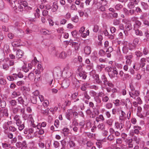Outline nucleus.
I'll list each match as a JSON object with an SVG mask.
<instances>
[{"label":"nucleus","instance_id":"obj_36","mask_svg":"<svg viewBox=\"0 0 149 149\" xmlns=\"http://www.w3.org/2000/svg\"><path fill=\"white\" fill-rule=\"evenodd\" d=\"M97 128L100 130H104L105 128V125L103 123H101L98 125Z\"/></svg>","mask_w":149,"mask_h":149},{"label":"nucleus","instance_id":"obj_12","mask_svg":"<svg viewBox=\"0 0 149 149\" xmlns=\"http://www.w3.org/2000/svg\"><path fill=\"white\" fill-rule=\"evenodd\" d=\"M17 125L18 127L19 130L21 131L22 130L24 127V123L22 122V121L17 123Z\"/></svg>","mask_w":149,"mask_h":149},{"label":"nucleus","instance_id":"obj_39","mask_svg":"<svg viewBox=\"0 0 149 149\" xmlns=\"http://www.w3.org/2000/svg\"><path fill=\"white\" fill-rule=\"evenodd\" d=\"M41 32L45 35L49 34L51 33L50 31H49L48 30H47L45 29H42L41 30Z\"/></svg>","mask_w":149,"mask_h":149},{"label":"nucleus","instance_id":"obj_32","mask_svg":"<svg viewBox=\"0 0 149 149\" xmlns=\"http://www.w3.org/2000/svg\"><path fill=\"white\" fill-rule=\"evenodd\" d=\"M125 28L127 31H129L132 29V26L131 23L127 24L125 26Z\"/></svg>","mask_w":149,"mask_h":149},{"label":"nucleus","instance_id":"obj_23","mask_svg":"<svg viewBox=\"0 0 149 149\" xmlns=\"http://www.w3.org/2000/svg\"><path fill=\"white\" fill-rule=\"evenodd\" d=\"M146 61V58H142L140 61V67L141 68L144 67L145 65V62Z\"/></svg>","mask_w":149,"mask_h":149},{"label":"nucleus","instance_id":"obj_34","mask_svg":"<svg viewBox=\"0 0 149 149\" xmlns=\"http://www.w3.org/2000/svg\"><path fill=\"white\" fill-rule=\"evenodd\" d=\"M21 95L20 93L18 91H14L12 94V95L13 96V98H15L17 97L20 96Z\"/></svg>","mask_w":149,"mask_h":149},{"label":"nucleus","instance_id":"obj_59","mask_svg":"<svg viewBox=\"0 0 149 149\" xmlns=\"http://www.w3.org/2000/svg\"><path fill=\"white\" fill-rule=\"evenodd\" d=\"M72 20L75 22H77L79 20L78 17L77 16H75L74 17H73L71 19Z\"/></svg>","mask_w":149,"mask_h":149},{"label":"nucleus","instance_id":"obj_22","mask_svg":"<svg viewBox=\"0 0 149 149\" xmlns=\"http://www.w3.org/2000/svg\"><path fill=\"white\" fill-rule=\"evenodd\" d=\"M141 24V22L138 20H136L134 24V29H135L139 28L140 27Z\"/></svg>","mask_w":149,"mask_h":149},{"label":"nucleus","instance_id":"obj_47","mask_svg":"<svg viewBox=\"0 0 149 149\" xmlns=\"http://www.w3.org/2000/svg\"><path fill=\"white\" fill-rule=\"evenodd\" d=\"M31 101L32 103L36 104L37 102V97L33 96L31 98Z\"/></svg>","mask_w":149,"mask_h":149},{"label":"nucleus","instance_id":"obj_37","mask_svg":"<svg viewBox=\"0 0 149 149\" xmlns=\"http://www.w3.org/2000/svg\"><path fill=\"white\" fill-rule=\"evenodd\" d=\"M104 120V118L102 115H100L98 116L96 118V120L97 122H98L101 120Z\"/></svg>","mask_w":149,"mask_h":149},{"label":"nucleus","instance_id":"obj_24","mask_svg":"<svg viewBox=\"0 0 149 149\" xmlns=\"http://www.w3.org/2000/svg\"><path fill=\"white\" fill-rule=\"evenodd\" d=\"M28 118L30 121L31 122V124L32 126L34 127H36V125L34 124V120L32 117V114H29Z\"/></svg>","mask_w":149,"mask_h":149},{"label":"nucleus","instance_id":"obj_54","mask_svg":"<svg viewBox=\"0 0 149 149\" xmlns=\"http://www.w3.org/2000/svg\"><path fill=\"white\" fill-rule=\"evenodd\" d=\"M134 128H135V129L134 131V133L136 134H138L139 132V130H140L141 127L136 126H135Z\"/></svg>","mask_w":149,"mask_h":149},{"label":"nucleus","instance_id":"obj_49","mask_svg":"<svg viewBox=\"0 0 149 149\" xmlns=\"http://www.w3.org/2000/svg\"><path fill=\"white\" fill-rule=\"evenodd\" d=\"M104 84L105 86L107 85L111 88H113L114 86V85L112 83L108 81H107V82H106V83H105Z\"/></svg>","mask_w":149,"mask_h":149},{"label":"nucleus","instance_id":"obj_61","mask_svg":"<svg viewBox=\"0 0 149 149\" xmlns=\"http://www.w3.org/2000/svg\"><path fill=\"white\" fill-rule=\"evenodd\" d=\"M86 144L87 147V149H88L87 148H90L92 147L93 143L91 141H88L87 142Z\"/></svg>","mask_w":149,"mask_h":149},{"label":"nucleus","instance_id":"obj_48","mask_svg":"<svg viewBox=\"0 0 149 149\" xmlns=\"http://www.w3.org/2000/svg\"><path fill=\"white\" fill-rule=\"evenodd\" d=\"M127 6L129 8L132 9L134 7L135 5L132 2L130 1V2L127 4Z\"/></svg>","mask_w":149,"mask_h":149},{"label":"nucleus","instance_id":"obj_42","mask_svg":"<svg viewBox=\"0 0 149 149\" xmlns=\"http://www.w3.org/2000/svg\"><path fill=\"white\" fill-rule=\"evenodd\" d=\"M131 78V76L127 74H124V76L122 78L123 80H125L127 79H129Z\"/></svg>","mask_w":149,"mask_h":149},{"label":"nucleus","instance_id":"obj_26","mask_svg":"<svg viewBox=\"0 0 149 149\" xmlns=\"http://www.w3.org/2000/svg\"><path fill=\"white\" fill-rule=\"evenodd\" d=\"M17 100L18 103L22 105L23 106L25 105L24 101L22 96L19 97ZM25 105H26V104H25Z\"/></svg>","mask_w":149,"mask_h":149},{"label":"nucleus","instance_id":"obj_46","mask_svg":"<svg viewBox=\"0 0 149 149\" xmlns=\"http://www.w3.org/2000/svg\"><path fill=\"white\" fill-rule=\"evenodd\" d=\"M101 78L104 83V84L105 83L107 82V78L106 77L105 75L104 74H103L101 77Z\"/></svg>","mask_w":149,"mask_h":149},{"label":"nucleus","instance_id":"obj_60","mask_svg":"<svg viewBox=\"0 0 149 149\" xmlns=\"http://www.w3.org/2000/svg\"><path fill=\"white\" fill-rule=\"evenodd\" d=\"M34 77V74L32 72H31L28 75V77L30 80H32Z\"/></svg>","mask_w":149,"mask_h":149},{"label":"nucleus","instance_id":"obj_6","mask_svg":"<svg viewBox=\"0 0 149 149\" xmlns=\"http://www.w3.org/2000/svg\"><path fill=\"white\" fill-rule=\"evenodd\" d=\"M129 93L130 97L134 99H135L136 97L138 96L139 95V92L137 91L129 92Z\"/></svg>","mask_w":149,"mask_h":149},{"label":"nucleus","instance_id":"obj_25","mask_svg":"<svg viewBox=\"0 0 149 149\" xmlns=\"http://www.w3.org/2000/svg\"><path fill=\"white\" fill-rule=\"evenodd\" d=\"M69 131V129L67 127H65L63 129L62 133L64 134L65 136H66L68 135Z\"/></svg>","mask_w":149,"mask_h":149},{"label":"nucleus","instance_id":"obj_62","mask_svg":"<svg viewBox=\"0 0 149 149\" xmlns=\"http://www.w3.org/2000/svg\"><path fill=\"white\" fill-rule=\"evenodd\" d=\"M94 99L97 103H100L101 102V99L99 97H94Z\"/></svg>","mask_w":149,"mask_h":149},{"label":"nucleus","instance_id":"obj_13","mask_svg":"<svg viewBox=\"0 0 149 149\" xmlns=\"http://www.w3.org/2000/svg\"><path fill=\"white\" fill-rule=\"evenodd\" d=\"M70 85L68 80H64L61 84L62 87L65 89L68 88Z\"/></svg>","mask_w":149,"mask_h":149},{"label":"nucleus","instance_id":"obj_16","mask_svg":"<svg viewBox=\"0 0 149 149\" xmlns=\"http://www.w3.org/2000/svg\"><path fill=\"white\" fill-rule=\"evenodd\" d=\"M127 148H132L133 147V144L132 143V139H127Z\"/></svg>","mask_w":149,"mask_h":149},{"label":"nucleus","instance_id":"obj_58","mask_svg":"<svg viewBox=\"0 0 149 149\" xmlns=\"http://www.w3.org/2000/svg\"><path fill=\"white\" fill-rule=\"evenodd\" d=\"M135 54L138 57H140L142 55V53L139 51H136L135 52Z\"/></svg>","mask_w":149,"mask_h":149},{"label":"nucleus","instance_id":"obj_4","mask_svg":"<svg viewBox=\"0 0 149 149\" xmlns=\"http://www.w3.org/2000/svg\"><path fill=\"white\" fill-rule=\"evenodd\" d=\"M72 47L74 48L76 53H77L80 47V43L79 42H72Z\"/></svg>","mask_w":149,"mask_h":149},{"label":"nucleus","instance_id":"obj_43","mask_svg":"<svg viewBox=\"0 0 149 149\" xmlns=\"http://www.w3.org/2000/svg\"><path fill=\"white\" fill-rule=\"evenodd\" d=\"M40 10L38 8L36 10V13H35L34 16L35 18H39L40 16Z\"/></svg>","mask_w":149,"mask_h":149},{"label":"nucleus","instance_id":"obj_51","mask_svg":"<svg viewBox=\"0 0 149 149\" xmlns=\"http://www.w3.org/2000/svg\"><path fill=\"white\" fill-rule=\"evenodd\" d=\"M85 123L84 121H82L81 122H80L79 123V125L81 126L80 129V132H82V129L84 128V127L85 125Z\"/></svg>","mask_w":149,"mask_h":149},{"label":"nucleus","instance_id":"obj_35","mask_svg":"<svg viewBox=\"0 0 149 149\" xmlns=\"http://www.w3.org/2000/svg\"><path fill=\"white\" fill-rule=\"evenodd\" d=\"M134 30L135 31V34L136 35L140 36H143V33L141 31L139 30L138 29H135Z\"/></svg>","mask_w":149,"mask_h":149},{"label":"nucleus","instance_id":"obj_31","mask_svg":"<svg viewBox=\"0 0 149 149\" xmlns=\"http://www.w3.org/2000/svg\"><path fill=\"white\" fill-rule=\"evenodd\" d=\"M141 5L143 8L145 10H147L149 7V6L146 3L143 2H142L141 3Z\"/></svg>","mask_w":149,"mask_h":149},{"label":"nucleus","instance_id":"obj_52","mask_svg":"<svg viewBox=\"0 0 149 149\" xmlns=\"http://www.w3.org/2000/svg\"><path fill=\"white\" fill-rule=\"evenodd\" d=\"M107 139L110 141L113 140L115 139V136L112 134H110L107 137Z\"/></svg>","mask_w":149,"mask_h":149},{"label":"nucleus","instance_id":"obj_41","mask_svg":"<svg viewBox=\"0 0 149 149\" xmlns=\"http://www.w3.org/2000/svg\"><path fill=\"white\" fill-rule=\"evenodd\" d=\"M133 140L134 141H136L137 144H139L141 141V139L139 137L134 136L133 137Z\"/></svg>","mask_w":149,"mask_h":149},{"label":"nucleus","instance_id":"obj_18","mask_svg":"<svg viewBox=\"0 0 149 149\" xmlns=\"http://www.w3.org/2000/svg\"><path fill=\"white\" fill-rule=\"evenodd\" d=\"M128 47L127 45L126 44L125 42H124L123 44V46L122 48V50L123 53L125 54H126L128 52Z\"/></svg>","mask_w":149,"mask_h":149},{"label":"nucleus","instance_id":"obj_9","mask_svg":"<svg viewBox=\"0 0 149 149\" xmlns=\"http://www.w3.org/2000/svg\"><path fill=\"white\" fill-rule=\"evenodd\" d=\"M0 19L4 22H6L8 19V17L7 15L0 13Z\"/></svg>","mask_w":149,"mask_h":149},{"label":"nucleus","instance_id":"obj_45","mask_svg":"<svg viewBox=\"0 0 149 149\" xmlns=\"http://www.w3.org/2000/svg\"><path fill=\"white\" fill-rule=\"evenodd\" d=\"M95 79L96 82L98 84H100L102 83V81L99 79V76L98 75L96 74L95 75Z\"/></svg>","mask_w":149,"mask_h":149},{"label":"nucleus","instance_id":"obj_64","mask_svg":"<svg viewBox=\"0 0 149 149\" xmlns=\"http://www.w3.org/2000/svg\"><path fill=\"white\" fill-rule=\"evenodd\" d=\"M120 21L118 19H115L113 21V24L114 25H118L120 24Z\"/></svg>","mask_w":149,"mask_h":149},{"label":"nucleus","instance_id":"obj_17","mask_svg":"<svg viewBox=\"0 0 149 149\" xmlns=\"http://www.w3.org/2000/svg\"><path fill=\"white\" fill-rule=\"evenodd\" d=\"M121 115L119 116V119L122 121H124L126 119V114L123 110H121Z\"/></svg>","mask_w":149,"mask_h":149},{"label":"nucleus","instance_id":"obj_11","mask_svg":"<svg viewBox=\"0 0 149 149\" xmlns=\"http://www.w3.org/2000/svg\"><path fill=\"white\" fill-rule=\"evenodd\" d=\"M78 77L80 79H85L86 78L87 75L84 72H79Z\"/></svg>","mask_w":149,"mask_h":149},{"label":"nucleus","instance_id":"obj_27","mask_svg":"<svg viewBox=\"0 0 149 149\" xmlns=\"http://www.w3.org/2000/svg\"><path fill=\"white\" fill-rule=\"evenodd\" d=\"M8 102L12 107H15L17 105V102L15 100H8Z\"/></svg>","mask_w":149,"mask_h":149},{"label":"nucleus","instance_id":"obj_50","mask_svg":"<svg viewBox=\"0 0 149 149\" xmlns=\"http://www.w3.org/2000/svg\"><path fill=\"white\" fill-rule=\"evenodd\" d=\"M84 97L85 98L88 100L91 98V97L87 93V91H85L83 93Z\"/></svg>","mask_w":149,"mask_h":149},{"label":"nucleus","instance_id":"obj_44","mask_svg":"<svg viewBox=\"0 0 149 149\" xmlns=\"http://www.w3.org/2000/svg\"><path fill=\"white\" fill-rule=\"evenodd\" d=\"M105 67V65L103 64H101L100 65H97V70L100 71H101L102 69Z\"/></svg>","mask_w":149,"mask_h":149},{"label":"nucleus","instance_id":"obj_19","mask_svg":"<svg viewBox=\"0 0 149 149\" xmlns=\"http://www.w3.org/2000/svg\"><path fill=\"white\" fill-rule=\"evenodd\" d=\"M24 53L22 50L20 49L18 50L17 51L16 54V57L18 58H21L23 55Z\"/></svg>","mask_w":149,"mask_h":149},{"label":"nucleus","instance_id":"obj_30","mask_svg":"<svg viewBox=\"0 0 149 149\" xmlns=\"http://www.w3.org/2000/svg\"><path fill=\"white\" fill-rule=\"evenodd\" d=\"M9 68L8 64L7 63H4L2 64V68L5 71L8 70Z\"/></svg>","mask_w":149,"mask_h":149},{"label":"nucleus","instance_id":"obj_21","mask_svg":"<svg viewBox=\"0 0 149 149\" xmlns=\"http://www.w3.org/2000/svg\"><path fill=\"white\" fill-rule=\"evenodd\" d=\"M115 125L116 128L119 129L120 130H122L124 127V125L122 123H120L118 122L115 123Z\"/></svg>","mask_w":149,"mask_h":149},{"label":"nucleus","instance_id":"obj_1","mask_svg":"<svg viewBox=\"0 0 149 149\" xmlns=\"http://www.w3.org/2000/svg\"><path fill=\"white\" fill-rule=\"evenodd\" d=\"M122 104L125 105L127 109H128L131 107L132 106V103L130 102V99L128 98H127L125 100H122Z\"/></svg>","mask_w":149,"mask_h":149},{"label":"nucleus","instance_id":"obj_7","mask_svg":"<svg viewBox=\"0 0 149 149\" xmlns=\"http://www.w3.org/2000/svg\"><path fill=\"white\" fill-rule=\"evenodd\" d=\"M63 74H66V77H69L71 75V70L68 67L65 68L63 72Z\"/></svg>","mask_w":149,"mask_h":149},{"label":"nucleus","instance_id":"obj_8","mask_svg":"<svg viewBox=\"0 0 149 149\" xmlns=\"http://www.w3.org/2000/svg\"><path fill=\"white\" fill-rule=\"evenodd\" d=\"M32 69V65L31 64H28V65H24L22 67V70L25 72H27L29 70Z\"/></svg>","mask_w":149,"mask_h":149},{"label":"nucleus","instance_id":"obj_28","mask_svg":"<svg viewBox=\"0 0 149 149\" xmlns=\"http://www.w3.org/2000/svg\"><path fill=\"white\" fill-rule=\"evenodd\" d=\"M69 113L70 114H72L74 117L75 118H77L78 117V113L76 111H74L72 109H70L69 110Z\"/></svg>","mask_w":149,"mask_h":149},{"label":"nucleus","instance_id":"obj_20","mask_svg":"<svg viewBox=\"0 0 149 149\" xmlns=\"http://www.w3.org/2000/svg\"><path fill=\"white\" fill-rule=\"evenodd\" d=\"M84 52L87 55H89L91 53V48L89 46H86L84 47Z\"/></svg>","mask_w":149,"mask_h":149},{"label":"nucleus","instance_id":"obj_40","mask_svg":"<svg viewBox=\"0 0 149 149\" xmlns=\"http://www.w3.org/2000/svg\"><path fill=\"white\" fill-rule=\"evenodd\" d=\"M3 113V117H7L8 116V110L4 109H2Z\"/></svg>","mask_w":149,"mask_h":149},{"label":"nucleus","instance_id":"obj_57","mask_svg":"<svg viewBox=\"0 0 149 149\" xmlns=\"http://www.w3.org/2000/svg\"><path fill=\"white\" fill-rule=\"evenodd\" d=\"M86 68L89 70H91L93 69V64L92 63L89 64V65H86Z\"/></svg>","mask_w":149,"mask_h":149},{"label":"nucleus","instance_id":"obj_2","mask_svg":"<svg viewBox=\"0 0 149 149\" xmlns=\"http://www.w3.org/2000/svg\"><path fill=\"white\" fill-rule=\"evenodd\" d=\"M112 70V71L108 73L109 76L111 79L114 78L118 74V72L116 68H113Z\"/></svg>","mask_w":149,"mask_h":149},{"label":"nucleus","instance_id":"obj_3","mask_svg":"<svg viewBox=\"0 0 149 149\" xmlns=\"http://www.w3.org/2000/svg\"><path fill=\"white\" fill-rule=\"evenodd\" d=\"M70 148H73L74 149H79V147L77 146L75 143L72 140H70L68 143Z\"/></svg>","mask_w":149,"mask_h":149},{"label":"nucleus","instance_id":"obj_5","mask_svg":"<svg viewBox=\"0 0 149 149\" xmlns=\"http://www.w3.org/2000/svg\"><path fill=\"white\" fill-rule=\"evenodd\" d=\"M133 57L132 55V53H130L129 54H128L125 56V57L126 59V63L129 65H130L132 62V60H131Z\"/></svg>","mask_w":149,"mask_h":149},{"label":"nucleus","instance_id":"obj_10","mask_svg":"<svg viewBox=\"0 0 149 149\" xmlns=\"http://www.w3.org/2000/svg\"><path fill=\"white\" fill-rule=\"evenodd\" d=\"M16 146L18 148H22L26 147V143L25 141H23L22 143L18 142L16 143Z\"/></svg>","mask_w":149,"mask_h":149},{"label":"nucleus","instance_id":"obj_14","mask_svg":"<svg viewBox=\"0 0 149 149\" xmlns=\"http://www.w3.org/2000/svg\"><path fill=\"white\" fill-rule=\"evenodd\" d=\"M93 109V113H92L90 115V117L93 118L98 115L99 114V111L98 109L94 108Z\"/></svg>","mask_w":149,"mask_h":149},{"label":"nucleus","instance_id":"obj_33","mask_svg":"<svg viewBox=\"0 0 149 149\" xmlns=\"http://www.w3.org/2000/svg\"><path fill=\"white\" fill-rule=\"evenodd\" d=\"M14 119L15 121L16 124L22 121L20 116L18 115H16L14 116Z\"/></svg>","mask_w":149,"mask_h":149},{"label":"nucleus","instance_id":"obj_38","mask_svg":"<svg viewBox=\"0 0 149 149\" xmlns=\"http://www.w3.org/2000/svg\"><path fill=\"white\" fill-rule=\"evenodd\" d=\"M67 56V54L64 52H62L60 54L59 57L60 58L63 59L65 58Z\"/></svg>","mask_w":149,"mask_h":149},{"label":"nucleus","instance_id":"obj_55","mask_svg":"<svg viewBox=\"0 0 149 149\" xmlns=\"http://www.w3.org/2000/svg\"><path fill=\"white\" fill-rule=\"evenodd\" d=\"M123 7V6L122 5L120 4H118L116 5L115 8L116 10H119L122 8Z\"/></svg>","mask_w":149,"mask_h":149},{"label":"nucleus","instance_id":"obj_63","mask_svg":"<svg viewBox=\"0 0 149 149\" xmlns=\"http://www.w3.org/2000/svg\"><path fill=\"white\" fill-rule=\"evenodd\" d=\"M123 12L126 15H129V11L126 8H123Z\"/></svg>","mask_w":149,"mask_h":149},{"label":"nucleus","instance_id":"obj_29","mask_svg":"<svg viewBox=\"0 0 149 149\" xmlns=\"http://www.w3.org/2000/svg\"><path fill=\"white\" fill-rule=\"evenodd\" d=\"M127 46L128 47V49L130 50H132L133 49L135 48L136 46L134 44H132L130 43H128L127 42H125Z\"/></svg>","mask_w":149,"mask_h":149},{"label":"nucleus","instance_id":"obj_15","mask_svg":"<svg viewBox=\"0 0 149 149\" xmlns=\"http://www.w3.org/2000/svg\"><path fill=\"white\" fill-rule=\"evenodd\" d=\"M58 8L57 3L56 1L53 3L52 6V12H54L56 11Z\"/></svg>","mask_w":149,"mask_h":149},{"label":"nucleus","instance_id":"obj_56","mask_svg":"<svg viewBox=\"0 0 149 149\" xmlns=\"http://www.w3.org/2000/svg\"><path fill=\"white\" fill-rule=\"evenodd\" d=\"M109 100V98L107 96H103L102 98V100L104 102H107Z\"/></svg>","mask_w":149,"mask_h":149},{"label":"nucleus","instance_id":"obj_53","mask_svg":"<svg viewBox=\"0 0 149 149\" xmlns=\"http://www.w3.org/2000/svg\"><path fill=\"white\" fill-rule=\"evenodd\" d=\"M6 80L2 78L0 79V84L1 85H4L6 84Z\"/></svg>","mask_w":149,"mask_h":149}]
</instances>
